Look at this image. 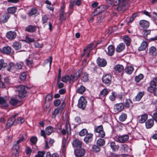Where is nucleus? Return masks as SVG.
I'll return each instance as SVG.
<instances>
[{
	"mask_svg": "<svg viewBox=\"0 0 157 157\" xmlns=\"http://www.w3.org/2000/svg\"><path fill=\"white\" fill-rule=\"evenodd\" d=\"M37 12V10L34 8L32 9L28 13L29 16H32L35 15Z\"/></svg>",
	"mask_w": 157,
	"mask_h": 157,
	"instance_id": "nucleus-55",
	"label": "nucleus"
},
{
	"mask_svg": "<svg viewBox=\"0 0 157 157\" xmlns=\"http://www.w3.org/2000/svg\"><path fill=\"white\" fill-rule=\"evenodd\" d=\"M99 147L98 145H94L92 146V148L94 152L97 153L99 152L101 150V148Z\"/></svg>",
	"mask_w": 157,
	"mask_h": 157,
	"instance_id": "nucleus-51",
	"label": "nucleus"
},
{
	"mask_svg": "<svg viewBox=\"0 0 157 157\" xmlns=\"http://www.w3.org/2000/svg\"><path fill=\"white\" fill-rule=\"evenodd\" d=\"M82 142L78 139H75L73 141V147L77 148H81L82 147Z\"/></svg>",
	"mask_w": 157,
	"mask_h": 157,
	"instance_id": "nucleus-20",
	"label": "nucleus"
},
{
	"mask_svg": "<svg viewBox=\"0 0 157 157\" xmlns=\"http://www.w3.org/2000/svg\"><path fill=\"white\" fill-rule=\"evenodd\" d=\"M150 86L147 87V90L149 92H151L153 89L156 88L157 85V76L153 78L150 82Z\"/></svg>",
	"mask_w": 157,
	"mask_h": 157,
	"instance_id": "nucleus-5",
	"label": "nucleus"
},
{
	"mask_svg": "<svg viewBox=\"0 0 157 157\" xmlns=\"http://www.w3.org/2000/svg\"><path fill=\"white\" fill-rule=\"evenodd\" d=\"M124 107L123 103H116L114 105V109L116 113H118L124 110Z\"/></svg>",
	"mask_w": 157,
	"mask_h": 157,
	"instance_id": "nucleus-11",
	"label": "nucleus"
},
{
	"mask_svg": "<svg viewBox=\"0 0 157 157\" xmlns=\"http://www.w3.org/2000/svg\"><path fill=\"white\" fill-rule=\"evenodd\" d=\"M17 33L15 31H10L6 34V37L10 40H13L16 38Z\"/></svg>",
	"mask_w": 157,
	"mask_h": 157,
	"instance_id": "nucleus-12",
	"label": "nucleus"
},
{
	"mask_svg": "<svg viewBox=\"0 0 157 157\" xmlns=\"http://www.w3.org/2000/svg\"><path fill=\"white\" fill-rule=\"evenodd\" d=\"M109 91V90L106 88L104 89L100 92L99 95V97L101 98H105L108 94Z\"/></svg>",
	"mask_w": 157,
	"mask_h": 157,
	"instance_id": "nucleus-26",
	"label": "nucleus"
},
{
	"mask_svg": "<svg viewBox=\"0 0 157 157\" xmlns=\"http://www.w3.org/2000/svg\"><path fill=\"white\" fill-rule=\"evenodd\" d=\"M45 154V152L44 151H38L37 154L35 157H44V156Z\"/></svg>",
	"mask_w": 157,
	"mask_h": 157,
	"instance_id": "nucleus-60",
	"label": "nucleus"
},
{
	"mask_svg": "<svg viewBox=\"0 0 157 157\" xmlns=\"http://www.w3.org/2000/svg\"><path fill=\"white\" fill-rule=\"evenodd\" d=\"M147 45V43L146 41H143L141 43L140 46L138 48V50L139 51H140L145 50Z\"/></svg>",
	"mask_w": 157,
	"mask_h": 157,
	"instance_id": "nucleus-32",
	"label": "nucleus"
},
{
	"mask_svg": "<svg viewBox=\"0 0 157 157\" xmlns=\"http://www.w3.org/2000/svg\"><path fill=\"white\" fill-rule=\"evenodd\" d=\"M156 48L154 46H151L149 49V53L150 54L152 55L153 53L156 51Z\"/></svg>",
	"mask_w": 157,
	"mask_h": 157,
	"instance_id": "nucleus-61",
	"label": "nucleus"
},
{
	"mask_svg": "<svg viewBox=\"0 0 157 157\" xmlns=\"http://www.w3.org/2000/svg\"><path fill=\"white\" fill-rule=\"evenodd\" d=\"M18 115V113H17L9 119L6 124V128L9 129L13 125L16 121V117Z\"/></svg>",
	"mask_w": 157,
	"mask_h": 157,
	"instance_id": "nucleus-8",
	"label": "nucleus"
},
{
	"mask_svg": "<svg viewBox=\"0 0 157 157\" xmlns=\"http://www.w3.org/2000/svg\"><path fill=\"white\" fill-rule=\"evenodd\" d=\"M25 140L24 137L22 136L18 140L14 143L13 147V153L15 155V157H18L19 155V144Z\"/></svg>",
	"mask_w": 157,
	"mask_h": 157,
	"instance_id": "nucleus-1",
	"label": "nucleus"
},
{
	"mask_svg": "<svg viewBox=\"0 0 157 157\" xmlns=\"http://www.w3.org/2000/svg\"><path fill=\"white\" fill-rule=\"evenodd\" d=\"M116 94L115 92H113L112 94L109 97V98L112 101H114L116 98Z\"/></svg>",
	"mask_w": 157,
	"mask_h": 157,
	"instance_id": "nucleus-62",
	"label": "nucleus"
},
{
	"mask_svg": "<svg viewBox=\"0 0 157 157\" xmlns=\"http://www.w3.org/2000/svg\"><path fill=\"white\" fill-rule=\"evenodd\" d=\"M123 39L124 42L127 46H129L131 43V39L128 36H124Z\"/></svg>",
	"mask_w": 157,
	"mask_h": 157,
	"instance_id": "nucleus-42",
	"label": "nucleus"
},
{
	"mask_svg": "<svg viewBox=\"0 0 157 157\" xmlns=\"http://www.w3.org/2000/svg\"><path fill=\"white\" fill-rule=\"evenodd\" d=\"M102 80L103 83L107 86H109L111 83L112 76L109 74L103 75Z\"/></svg>",
	"mask_w": 157,
	"mask_h": 157,
	"instance_id": "nucleus-4",
	"label": "nucleus"
},
{
	"mask_svg": "<svg viewBox=\"0 0 157 157\" xmlns=\"http://www.w3.org/2000/svg\"><path fill=\"white\" fill-rule=\"evenodd\" d=\"M65 129L67 131V133L68 135L70 134H71V128L69 124H66L65 126Z\"/></svg>",
	"mask_w": 157,
	"mask_h": 157,
	"instance_id": "nucleus-57",
	"label": "nucleus"
},
{
	"mask_svg": "<svg viewBox=\"0 0 157 157\" xmlns=\"http://www.w3.org/2000/svg\"><path fill=\"white\" fill-rule=\"evenodd\" d=\"M152 119L157 123V112H155L152 115Z\"/></svg>",
	"mask_w": 157,
	"mask_h": 157,
	"instance_id": "nucleus-64",
	"label": "nucleus"
},
{
	"mask_svg": "<svg viewBox=\"0 0 157 157\" xmlns=\"http://www.w3.org/2000/svg\"><path fill=\"white\" fill-rule=\"evenodd\" d=\"M129 136L127 135L119 136L118 138V141L121 143H124L128 140Z\"/></svg>",
	"mask_w": 157,
	"mask_h": 157,
	"instance_id": "nucleus-15",
	"label": "nucleus"
},
{
	"mask_svg": "<svg viewBox=\"0 0 157 157\" xmlns=\"http://www.w3.org/2000/svg\"><path fill=\"white\" fill-rule=\"evenodd\" d=\"M37 138L36 136H32L30 139V141L32 144H35L37 142Z\"/></svg>",
	"mask_w": 157,
	"mask_h": 157,
	"instance_id": "nucleus-63",
	"label": "nucleus"
},
{
	"mask_svg": "<svg viewBox=\"0 0 157 157\" xmlns=\"http://www.w3.org/2000/svg\"><path fill=\"white\" fill-rule=\"evenodd\" d=\"M124 44L123 43H121L117 46L116 48V51L117 52H120L124 49Z\"/></svg>",
	"mask_w": 157,
	"mask_h": 157,
	"instance_id": "nucleus-34",
	"label": "nucleus"
},
{
	"mask_svg": "<svg viewBox=\"0 0 157 157\" xmlns=\"http://www.w3.org/2000/svg\"><path fill=\"white\" fill-rule=\"evenodd\" d=\"M53 128L52 126H48L45 129V133L48 135H49L51 134L53 131Z\"/></svg>",
	"mask_w": 157,
	"mask_h": 157,
	"instance_id": "nucleus-40",
	"label": "nucleus"
},
{
	"mask_svg": "<svg viewBox=\"0 0 157 157\" xmlns=\"http://www.w3.org/2000/svg\"><path fill=\"white\" fill-rule=\"evenodd\" d=\"M93 134L91 133L87 134L84 139V141L86 144L91 142L93 139Z\"/></svg>",
	"mask_w": 157,
	"mask_h": 157,
	"instance_id": "nucleus-25",
	"label": "nucleus"
},
{
	"mask_svg": "<svg viewBox=\"0 0 157 157\" xmlns=\"http://www.w3.org/2000/svg\"><path fill=\"white\" fill-rule=\"evenodd\" d=\"M110 146L113 151H117L119 148V146L114 141L110 143Z\"/></svg>",
	"mask_w": 157,
	"mask_h": 157,
	"instance_id": "nucleus-28",
	"label": "nucleus"
},
{
	"mask_svg": "<svg viewBox=\"0 0 157 157\" xmlns=\"http://www.w3.org/2000/svg\"><path fill=\"white\" fill-rule=\"evenodd\" d=\"M98 64L101 67H104L107 64V62L105 60L103 59H101L98 58L97 60Z\"/></svg>",
	"mask_w": 157,
	"mask_h": 157,
	"instance_id": "nucleus-22",
	"label": "nucleus"
},
{
	"mask_svg": "<svg viewBox=\"0 0 157 157\" xmlns=\"http://www.w3.org/2000/svg\"><path fill=\"white\" fill-rule=\"evenodd\" d=\"M21 44L19 42L16 41L12 44L13 47L16 50H18L21 48Z\"/></svg>",
	"mask_w": 157,
	"mask_h": 157,
	"instance_id": "nucleus-30",
	"label": "nucleus"
},
{
	"mask_svg": "<svg viewBox=\"0 0 157 157\" xmlns=\"http://www.w3.org/2000/svg\"><path fill=\"white\" fill-rule=\"evenodd\" d=\"M48 20V17L47 15H44L42 17V21L43 24H44V27L45 28L48 25L50 31H51L52 30V25L49 22L48 24H46L47 21Z\"/></svg>",
	"mask_w": 157,
	"mask_h": 157,
	"instance_id": "nucleus-10",
	"label": "nucleus"
},
{
	"mask_svg": "<svg viewBox=\"0 0 157 157\" xmlns=\"http://www.w3.org/2000/svg\"><path fill=\"white\" fill-rule=\"evenodd\" d=\"M87 102L85 98L83 96L81 97L78 101V107L84 109L87 105Z\"/></svg>",
	"mask_w": 157,
	"mask_h": 157,
	"instance_id": "nucleus-6",
	"label": "nucleus"
},
{
	"mask_svg": "<svg viewBox=\"0 0 157 157\" xmlns=\"http://www.w3.org/2000/svg\"><path fill=\"white\" fill-rule=\"evenodd\" d=\"M0 104L2 106L6 107L7 106L8 104L4 98L2 97H0Z\"/></svg>",
	"mask_w": 157,
	"mask_h": 157,
	"instance_id": "nucleus-47",
	"label": "nucleus"
},
{
	"mask_svg": "<svg viewBox=\"0 0 157 157\" xmlns=\"http://www.w3.org/2000/svg\"><path fill=\"white\" fill-rule=\"evenodd\" d=\"M87 131L86 129H83L79 132V135L81 136H84L87 133Z\"/></svg>",
	"mask_w": 157,
	"mask_h": 157,
	"instance_id": "nucleus-58",
	"label": "nucleus"
},
{
	"mask_svg": "<svg viewBox=\"0 0 157 157\" xmlns=\"http://www.w3.org/2000/svg\"><path fill=\"white\" fill-rule=\"evenodd\" d=\"M94 131L99 133L98 136L101 138H104L105 136V133L103 130V127L102 125L95 127Z\"/></svg>",
	"mask_w": 157,
	"mask_h": 157,
	"instance_id": "nucleus-7",
	"label": "nucleus"
},
{
	"mask_svg": "<svg viewBox=\"0 0 157 157\" xmlns=\"http://www.w3.org/2000/svg\"><path fill=\"white\" fill-rule=\"evenodd\" d=\"M70 78L71 76H69L68 75H66L62 77L61 81L65 83H67L68 81L70 82H72V81L71 80Z\"/></svg>",
	"mask_w": 157,
	"mask_h": 157,
	"instance_id": "nucleus-39",
	"label": "nucleus"
},
{
	"mask_svg": "<svg viewBox=\"0 0 157 157\" xmlns=\"http://www.w3.org/2000/svg\"><path fill=\"white\" fill-rule=\"evenodd\" d=\"M151 31L150 30H144L143 31V34L146 40L147 39L146 37L147 36L150 34Z\"/></svg>",
	"mask_w": 157,
	"mask_h": 157,
	"instance_id": "nucleus-53",
	"label": "nucleus"
},
{
	"mask_svg": "<svg viewBox=\"0 0 157 157\" xmlns=\"http://www.w3.org/2000/svg\"><path fill=\"white\" fill-rule=\"evenodd\" d=\"M114 69L116 72L121 73L124 70V67L122 65L118 64L114 66Z\"/></svg>",
	"mask_w": 157,
	"mask_h": 157,
	"instance_id": "nucleus-27",
	"label": "nucleus"
},
{
	"mask_svg": "<svg viewBox=\"0 0 157 157\" xmlns=\"http://www.w3.org/2000/svg\"><path fill=\"white\" fill-rule=\"evenodd\" d=\"M139 117L140 118L138 120V122L140 123H143L146 122L148 118V115L144 113L140 116Z\"/></svg>",
	"mask_w": 157,
	"mask_h": 157,
	"instance_id": "nucleus-24",
	"label": "nucleus"
},
{
	"mask_svg": "<svg viewBox=\"0 0 157 157\" xmlns=\"http://www.w3.org/2000/svg\"><path fill=\"white\" fill-rule=\"evenodd\" d=\"M26 74L25 72L22 73L20 76L19 78L22 81H24L26 78Z\"/></svg>",
	"mask_w": 157,
	"mask_h": 157,
	"instance_id": "nucleus-56",
	"label": "nucleus"
},
{
	"mask_svg": "<svg viewBox=\"0 0 157 157\" xmlns=\"http://www.w3.org/2000/svg\"><path fill=\"white\" fill-rule=\"evenodd\" d=\"M23 65V63L21 62L17 63L16 64H15V69H21L22 68Z\"/></svg>",
	"mask_w": 157,
	"mask_h": 157,
	"instance_id": "nucleus-59",
	"label": "nucleus"
},
{
	"mask_svg": "<svg viewBox=\"0 0 157 157\" xmlns=\"http://www.w3.org/2000/svg\"><path fill=\"white\" fill-rule=\"evenodd\" d=\"M83 69L81 68L78 70L75 73L72 74L71 75V80L72 81V82H74L76 80L80 77L81 74L83 71Z\"/></svg>",
	"mask_w": 157,
	"mask_h": 157,
	"instance_id": "nucleus-9",
	"label": "nucleus"
},
{
	"mask_svg": "<svg viewBox=\"0 0 157 157\" xmlns=\"http://www.w3.org/2000/svg\"><path fill=\"white\" fill-rule=\"evenodd\" d=\"M93 48H90L87 47L85 49L83 50V55L82 56H84L85 55L87 54V57H88L90 56V52Z\"/></svg>",
	"mask_w": 157,
	"mask_h": 157,
	"instance_id": "nucleus-36",
	"label": "nucleus"
},
{
	"mask_svg": "<svg viewBox=\"0 0 157 157\" xmlns=\"http://www.w3.org/2000/svg\"><path fill=\"white\" fill-rule=\"evenodd\" d=\"M134 70L133 66L130 65L127 66L125 68V71L127 74L131 75L132 73Z\"/></svg>",
	"mask_w": 157,
	"mask_h": 157,
	"instance_id": "nucleus-29",
	"label": "nucleus"
},
{
	"mask_svg": "<svg viewBox=\"0 0 157 157\" xmlns=\"http://www.w3.org/2000/svg\"><path fill=\"white\" fill-rule=\"evenodd\" d=\"M149 22L146 20H141L140 21V25L144 29H147L149 26Z\"/></svg>",
	"mask_w": 157,
	"mask_h": 157,
	"instance_id": "nucleus-19",
	"label": "nucleus"
},
{
	"mask_svg": "<svg viewBox=\"0 0 157 157\" xmlns=\"http://www.w3.org/2000/svg\"><path fill=\"white\" fill-rule=\"evenodd\" d=\"M132 103L131 100L129 98L126 99L124 104V107L127 108H129L130 105Z\"/></svg>",
	"mask_w": 157,
	"mask_h": 157,
	"instance_id": "nucleus-41",
	"label": "nucleus"
},
{
	"mask_svg": "<svg viewBox=\"0 0 157 157\" xmlns=\"http://www.w3.org/2000/svg\"><path fill=\"white\" fill-rule=\"evenodd\" d=\"M144 94V91L139 92L137 94L135 98L134 99V101H139Z\"/></svg>",
	"mask_w": 157,
	"mask_h": 157,
	"instance_id": "nucleus-31",
	"label": "nucleus"
},
{
	"mask_svg": "<svg viewBox=\"0 0 157 157\" xmlns=\"http://www.w3.org/2000/svg\"><path fill=\"white\" fill-rule=\"evenodd\" d=\"M89 75L86 72H84L82 75V80L84 82H87L89 80Z\"/></svg>",
	"mask_w": 157,
	"mask_h": 157,
	"instance_id": "nucleus-38",
	"label": "nucleus"
},
{
	"mask_svg": "<svg viewBox=\"0 0 157 157\" xmlns=\"http://www.w3.org/2000/svg\"><path fill=\"white\" fill-rule=\"evenodd\" d=\"M107 55L109 56H113L115 52V49L114 46L111 45L108 46L107 48V51H105Z\"/></svg>",
	"mask_w": 157,
	"mask_h": 157,
	"instance_id": "nucleus-17",
	"label": "nucleus"
},
{
	"mask_svg": "<svg viewBox=\"0 0 157 157\" xmlns=\"http://www.w3.org/2000/svg\"><path fill=\"white\" fill-rule=\"evenodd\" d=\"M64 11L63 9L61 10L60 12V14L59 15V18L60 20H61V21H65L66 20V17L64 16Z\"/></svg>",
	"mask_w": 157,
	"mask_h": 157,
	"instance_id": "nucleus-49",
	"label": "nucleus"
},
{
	"mask_svg": "<svg viewBox=\"0 0 157 157\" xmlns=\"http://www.w3.org/2000/svg\"><path fill=\"white\" fill-rule=\"evenodd\" d=\"M75 155L77 157H81L84 156L85 153V151L84 148L76 149L74 150Z\"/></svg>",
	"mask_w": 157,
	"mask_h": 157,
	"instance_id": "nucleus-14",
	"label": "nucleus"
},
{
	"mask_svg": "<svg viewBox=\"0 0 157 157\" xmlns=\"http://www.w3.org/2000/svg\"><path fill=\"white\" fill-rule=\"evenodd\" d=\"M144 78V75L142 74H140L138 75L135 76V80L136 82H139Z\"/></svg>",
	"mask_w": 157,
	"mask_h": 157,
	"instance_id": "nucleus-52",
	"label": "nucleus"
},
{
	"mask_svg": "<svg viewBox=\"0 0 157 157\" xmlns=\"http://www.w3.org/2000/svg\"><path fill=\"white\" fill-rule=\"evenodd\" d=\"M17 89L18 92V95L19 98H23L27 95V92L24 86L19 85L17 87Z\"/></svg>",
	"mask_w": 157,
	"mask_h": 157,
	"instance_id": "nucleus-2",
	"label": "nucleus"
},
{
	"mask_svg": "<svg viewBox=\"0 0 157 157\" xmlns=\"http://www.w3.org/2000/svg\"><path fill=\"white\" fill-rule=\"evenodd\" d=\"M108 8V6L105 5H101L95 9L92 13L93 16H96L102 12L105 11Z\"/></svg>",
	"mask_w": 157,
	"mask_h": 157,
	"instance_id": "nucleus-3",
	"label": "nucleus"
},
{
	"mask_svg": "<svg viewBox=\"0 0 157 157\" xmlns=\"http://www.w3.org/2000/svg\"><path fill=\"white\" fill-rule=\"evenodd\" d=\"M10 17V15L9 13H5L0 18V22L2 23H6Z\"/></svg>",
	"mask_w": 157,
	"mask_h": 157,
	"instance_id": "nucleus-16",
	"label": "nucleus"
},
{
	"mask_svg": "<svg viewBox=\"0 0 157 157\" xmlns=\"http://www.w3.org/2000/svg\"><path fill=\"white\" fill-rule=\"evenodd\" d=\"M96 143L98 146H102L105 144V141L104 139L100 138L97 140Z\"/></svg>",
	"mask_w": 157,
	"mask_h": 157,
	"instance_id": "nucleus-45",
	"label": "nucleus"
},
{
	"mask_svg": "<svg viewBox=\"0 0 157 157\" xmlns=\"http://www.w3.org/2000/svg\"><path fill=\"white\" fill-rule=\"evenodd\" d=\"M127 117V115L124 113H122L119 117V120L121 122L124 121Z\"/></svg>",
	"mask_w": 157,
	"mask_h": 157,
	"instance_id": "nucleus-46",
	"label": "nucleus"
},
{
	"mask_svg": "<svg viewBox=\"0 0 157 157\" xmlns=\"http://www.w3.org/2000/svg\"><path fill=\"white\" fill-rule=\"evenodd\" d=\"M93 48H90L87 47L85 49L83 50V55L82 56H84L85 55L87 54V57H88L90 56V52Z\"/></svg>",
	"mask_w": 157,
	"mask_h": 157,
	"instance_id": "nucleus-35",
	"label": "nucleus"
},
{
	"mask_svg": "<svg viewBox=\"0 0 157 157\" xmlns=\"http://www.w3.org/2000/svg\"><path fill=\"white\" fill-rule=\"evenodd\" d=\"M129 0H120V3L118 6L117 9L119 11L123 10L126 5L128 3Z\"/></svg>",
	"mask_w": 157,
	"mask_h": 157,
	"instance_id": "nucleus-13",
	"label": "nucleus"
},
{
	"mask_svg": "<svg viewBox=\"0 0 157 157\" xmlns=\"http://www.w3.org/2000/svg\"><path fill=\"white\" fill-rule=\"evenodd\" d=\"M62 112L60 110V109L57 108L55 109L54 111L53 112L52 115V118H55L57 115L58 114H60Z\"/></svg>",
	"mask_w": 157,
	"mask_h": 157,
	"instance_id": "nucleus-37",
	"label": "nucleus"
},
{
	"mask_svg": "<svg viewBox=\"0 0 157 157\" xmlns=\"http://www.w3.org/2000/svg\"><path fill=\"white\" fill-rule=\"evenodd\" d=\"M86 90L85 87L82 85H81L78 87L77 90V92L80 94H82Z\"/></svg>",
	"mask_w": 157,
	"mask_h": 157,
	"instance_id": "nucleus-48",
	"label": "nucleus"
},
{
	"mask_svg": "<svg viewBox=\"0 0 157 157\" xmlns=\"http://www.w3.org/2000/svg\"><path fill=\"white\" fill-rule=\"evenodd\" d=\"M17 7L16 6H13L9 7L8 8L7 10L8 13L12 14H14L16 12L17 10Z\"/></svg>",
	"mask_w": 157,
	"mask_h": 157,
	"instance_id": "nucleus-33",
	"label": "nucleus"
},
{
	"mask_svg": "<svg viewBox=\"0 0 157 157\" xmlns=\"http://www.w3.org/2000/svg\"><path fill=\"white\" fill-rule=\"evenodd\" d=\"M0 51L4 54H9L11 52V48L10 47L6 46L0 49Z\"/></svg>",
	"mask_w": 157,
	"mask_h": 157,
	"instance_id": "nucleus-21",
	"label": "nucleus"
},
{
	"mask_svg": "<svg viewBox=\"0 0 157 157\" xmlns=\"http://www.w3.org/2000/svg\"><path fill=\"white\" fill-rule=\"evenodd\" d=\"M7 66V64L3 59H0V70L2 68H5Z\"/></svg>",
	"mask_w": 157,
	"mask_h": 157,
	"instance_id": "nucleus-50",
	"label": "nucleus"
},
{
	"mask_svg": "<svg viewBox=\"0 0 157 157\" xmlns=\"http://www.w3.org/2000/svg\"><path fill=\"white\" fill-rule=\"evenodd\" d=\"M52 95L51 94L47 95L45 98V103H47L48 102L50 103V101H52Z\"/></svg>",
	"mask_w": 157,
	"mask_h": 157,
	"instance_id": "nucleus-54",
	"label": "nucleus"
},
{
	"mask_svg": "<svg viewBox=\"0 0 157 157\" xmlns=\"http://www.w3.org/2000/svg\"><path fill=\"white\" fill-rule=\"evenodd\" d=\"M154 124V121L152 119H149L145 122V126L147 129L151 128Z\"/></svg>",
	"mask_w": 157,
	"mask_h": 157,
	"instance_id": "nucleus-23",
	"label": "nucleus"
},
{
	"mask_svg": "<svg viewBox=\"0 0 157 157\" xmlns=\"http://www.w3.org/2000/svg\"><path fill=\"white\" fill-rule=\"evenodd\" d=\"M36 28L37 27L36 25L33 26L31 25H29L25 27V30L26 31L28 32L33 33L36 30Z\"/></svg>",
	"mask_w": 157,
	"mask_h": 157,
	"instance_id": "nucleus-18",
	"label": "nucleus"
},
{
	"mask_svg": "<svg viewBox=\"0 0 157 157\" xmlns=\"http://www.w3.org/2000/svg\"><path fill=\"white\" fill-rule=\"evenodd\" d=\"M7 71H10L15 69V64L12 62H10L7 65Z\"/></svg>",
	"mask_w": 157,
	"mask_h": 157,
	"instance_id": "nucleus-43",
	"label": "nucleus"
},
{
	"mask_svg": "<svg viewBox=\"0 0 157 157\" xmlns=\"http://www.w3.org/2000/svg\"><path fill=\"white\" fill-rule=\"evenodd\" d=\"M19 102V101L13 98H11L10 101V103L13 106L17 105Z\"/></svg>",
	"mask_w": 157,
	"mask_h": 157,
	"instance_id": "nucleus-44",
	"label": "nucleus"
}]
</instances>
